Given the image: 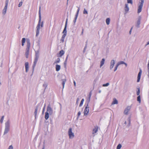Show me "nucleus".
<instances>
[{"label": "nucleus", "mask_w": 149, "mask_h": 149, "mask_svg": "<svg viewBox=\"0 0 149 149\" xmlns=\"http://www.w3.org/2000/svg\"><path fill=\"white\" fill-rule=\"evenodd\" d=\"M39 51L38 50L35 51V57L34 59V61L33 63V70H34V68H35L36 64L37 63L38 60V59L39 56Z\"/></svg>", "instance_id": "obj_1"}, {"label": "nucleus", "mask_w": 149, "mask_h": 149, "mask_svg": "<svg viewBox=\"0 0 149 149\" xmlns=\"http://www.w3.org/2000/svg\"><path fill=\"white\" fill-rule=\"evenodd\" d=\"M10 123L9 120L7 121L5 124V128L4 132L5 135L10 130Z\"/></svg>", "instance_id": "obj_2"}, {"label": "nucleus", "mask_w": 149, "mask_h": 149, "mask_svg": "<svg viewBox=\"0 0 149 149\" xmlns=\"http://www.w3.org/2000/svg\"><path fill=\"white\" fill-rule=\"evenodd\" d=\"M144 2V0H140V1L138 5V7L137 10V13H139L141 11Z\"/></svg>", "instance_id": "obj_3"}, {"label": "nucleus", "mask_w": 149, "mask_h": 149, "mask_svg": "<svg viewBox=\"0 0 149 149\" xmlns=\"http://www.w3.org/2000/svg\"><path fill=\"white\" fill-rule=\"evenodd\" d=\"M68 134L69 138L72 139L74 137V133L72 132V129L71 128H70L68 131Z\"/></svg>", "instance_id": "obj_4"}, {"label": "nucleus", "mask_w": 149, "mask_h": 149, "mask_svg": "<svg viewBox=\"0 0 149 149\" xmlns=\"http://www.w3.org/2000/svg\"><path fill=\"white\" fill-rule=\"evenodd\" d=\"M46 112L49 113L50 115H52L53 113V109L51 107L50 104H49L47 106Z\"/></svg>", "instance_id": "obj_5"}, {"label": "nucleus", "mask_w": 149, "mask_h": 149, "mask_svg": "<svg viewBox=\"0 0 149 149\" xmlns=\"http://www.w3.org/2000/svg\"><path fill=\"white\" fill-rule=\"evenodd\" d=\"M141 18V16H139L138 18V20L136 22V26L138 28H139L140 27V24Z\"/></svg>", "instance_id": "obj_6"}, {"label": "nucleus", "mask_w": 149, "mask_h": 149, "mask_svg": "<svg viewBox=\"0 0 149 149\" xmlns=\"http://www.w3.org/2000/svg\"><path fill=\"white\" fill-rule=\"evenodd\" d=\"M88 106V104H86V106L84 110V115L85 116L87 115L89 112V109Z\"/></svg>", "instance_id": "obj_7"}, {"label": "nucleus", "mask_w": 149, "mask_h": 149, "mask_svg": "<svg viewBox=\"0 0 149 149\" xmlns=\"http://www.w3.org/2000/svg\"><path fill=\"white\" fill-rule=\"evenodd\" d=\"M41 38L40 37L38 38L36 41V43L37 44V46L38 47V48L40 49V42Z\"/></svg>", "instance_id": "obj_8"}, {"label": "nucleus", "mask_w": 149, "mask_h": 149, "mask_svg": "<svg viewBox=\"0 0 149 149\" xmlns=\"http://www.w3.org/2000/svg\"><path fill=\"white\" fill-rule=\"evenodd\" d=\"M43 22L42 21L41 22V21H38V22L37 25L36 26V28H39L40 29V26L41 28L43 27Z\"/></svg>", "instance_id": "obj_9"}, {"label": "nucleus", "mask_w": 149, "mask_h": 149, "mask_svg": "<svg viewBox=\"0 0 149 149\" xmlns=\"http://www.w3.org/2000/svg\"><path fill=\"white\" fill-rule=\"evenodd\" d=\"M115 63V62L114 60H111L110 66V70L112 69L113 68Z\"/></svg>", "instance_id": "obj_10"}, {"label": "nucleus", "mask_w": 149, "mask_h": 149, "mask_svg": "<svg viewBox=\"0 0 149 149\" xmlns=\"http://www.w3.org/2000/svg\"><path fill=\"white\" fill-rule=\"evenodd\" d=\"M142 73V70L141 69H140L139 72L137 76V82H139L141 78V77Z\"/></svg>", "instance_id": "obj_11"}, {"label": "nucleus", "mask_w": 149, "mask_h": 149, "mask_svg": "<svg viewBox=\"0 0 149 149\" xmlns=\"http://www.w3.org/2000/svg\"><path fill=\"white\" fill-rule=\"evenodd\" d=\"M125 10V13H127L129 10V8L128 7V5L127 4H125V7L124 8Z\"/></svg>", "instance_id": "obj_12"}, {"label": "nucleus", "mask_w": 149, "mask_h": 149, "mask_svg": "<svg viewBox=\"0 0 149 149\" xmlns=\"http://www.w3.org/2000/svg\"><path fill=\"white\" fill-rule=\"evenodd\" d=\"M131 108L130 107H127L124 110V113L125 114L127 115L129 111H130Z\"/></svg>", "instance_id": "obj_13"}, {"label": "nucleus", "mask_w": 149, "mask_h": 149, "mask_svg": "<svg viewBox=\"0 0 149 149\" xmlns=\"http://www.w3.org/2000/svg\"><path fill=\"white\" fill-rule=\"evenodd\" d=\"M67 21H68V19L67 18L66 19V22H65V28H64V29L63 32V33L64 34H66V33H67L66 27H67Z\"/></svg>", "instance_id": "obj_14"}, {"label": "nucleus", "mask_w": 149, "mask_h": 149, "mask_svg": "<svg viewBox=\"0 0 149 149\" xmlns=\"http://www.w3.org/2000/svg\"><path fill=\"white\" fill-rule=\"evenodd\" d=\"M26 72H27L29 69V64L27 62H26L25 64Z\"/></svg>", "instance_id": "obj_15"}, {"label": "nucleus", "mask_w": 149, "mask_h": 149, "mask_svg": "<svg viewBox=\"0 0 149 149\" xmlns=\"http://www.w3.org/2000/svg\"><path fill=\"white\" fill-rule=\"evenodd\" d=\"M38 106L37 105L35 109V112L34 113V115L35 116V118H36V115L37 113V111L38 109Z\"/></svg>", "instance_id": "obj_16"}, {"label": "nucleus", "mask_w": 149, "mask_h": 149, "mask_svg": "<svg viewBox=\"0 0 149 149\" xmlns=\"http://www.w3.org/2000/svg\"><path fill=\"white\" fill-rule=\"evenodd\" d=\"M98 127L97 126L95 127L93 129V134H94L96 133H97L98 131Z\"/></svg>", "instance_id": "obj_17"}, {"label": "nucleus", "mask_w": 149, "mask_h": 149, "mask_svg": "<svg viewBox=\"0 0 149 149\" xmlns=\"http://www.w3.org/2000/svg\"><path fill=\"white\" fill-rule=\"evenodd\" d=\"M61 81H62V85L63 86V90H62V91H63V89L64 88V87L65 84V82L66 81V79H61Z\"/></svg>", "instance_id": "obj_18"}, {"label": "nucleus", "mask_w": 149, "mask_h": 149, "mask_svg": "<svg viewBox=\"0 0 149 149\" xmlns=\"http://www.w3.org/2000/svg\"><path fill=\"white\" fill-rule=\"evenodd\" d=\"M36 37H38V36L39 34V31H40V29L39 28H36Z\"/></svg>", "instance_id": "obj_19"}, {"label": "nucleus", "mask_w": 149, "mask_h": 149, "mask_svg": "<svg viewBox=\"0 0 149 149\" xmlns=\"http://www.w3.org/2000/svg\"><path fill=\"white\" fill-rule=\"evenodd\" d=\"M41 6L39 7V21H41Z\"/></svg>", "instance_id": "obj_20"}, {"label": "nucleus", "mask_w": 149, "mask_h": 149, "mask_svg": "<svg viewBox=\"0 0 149 149\" xmlns=\"http://www.w3.org/2000/svg\"><path fill=\"white\" fill-rule=\"evenodd\" d=\"M7 8L8 7L5 6L3 10L2 13L4 15L6 13Z\"/></svg>", "instance_id": "obj_21"}, {"label": "nucleus", "mask_w": 149, "mask_h": 149, "mask_svg": "<svg viewBox=\"0 0 149 149\" xmlns=\"http://www.w3.org/2000/svg\"><path fill=\"white\" fill-rule=\"evenodd\" d=\"M30 43L29 41H27V46H26V49H29L30 47Z\"/></svg>", "instance_id": "obj_22"}, {"label": "nucleus", "mask_w": 149, "mask_h": 149, "mask_svg": "<svg viewBox=\"0 0 149 149\" xmlns=\"http://www.w3.org/2000/svg\"><path fill=\"white\" fill-rule=\"evenodd\" d=\"M105 59L102 58L100 62V67L101 68L104 64V63Z\"/></svg>", "instance_id": "obj_23"}, {"label": "nucleus", "mask_w": 149, "mask_h": 149, "mask_svg": "<svg viewBox=\"0 0 149 149\" xmlns=\"http://www.w3.org/2000/svg\"><path fill=\"white\" fill-rule=\"evenodd\" d=\"M49 113H47V112H46L45 113V118L46 120H47L49 118Z\"/></svg>", "instance_id": "obj_24"}, {"label": "nucleus", "mask_w": 149, "mask_h": 149, "mask_svg": "<svg viewBox=\"0 0 149 149\" xmlns=\"http://www.w3.org/2000/svg\"><path fill=\"white\" fill-rule=\"evenodd\" d=\"M61 69V66L58 65H56V70L57 71H59Z\"/></svg>", "instance_id": "obj_25"}, {"label": "nucleus", "mask_w": 149, "mask_h": 149, "mask_svg": "<svg viewBox=\"0 0 149 149\" xmlns=\"http://www.w3.org/2000/svg\"><path fill=\"white\" fill-rule=\"evenodd\" d=\"M64 54V51L63 50H62L60 51L59 53V56H61L63 55Z\"/></svg>", "instance_id": "obj_26"}, {"label": "nucleus", "mask_w": 149, "mask_h": 149, "mask_svg": "<svg viewBox=\"0 0 149 149\" xmlns=\"http://www.w3.org/2000/svg\"><path fill=\"white\" fill-rule=\"evenodd\" d=\"M29 49H26V52L25 54V55L26 56V58H28V55L29 54Z\"/></svg>", "instance_id": "obj_27"}, {"label": "nucleus", "mask_w": 149, "mask_h": 149, "mask_svg": "<svg viewBox=\"0 0 149 149\" xmlns=\"http://www.w3.org/2000/svg\"><path fill=\"white\" fill-rule=\"evenodd\" d=\"M22 46H23L24 45V43L26 41V39L24 38H23L22 39Z\"/></svg>", "instance_id": "obj_28"}, {"label": "nucleus", "mask_w": 149, "mask_h": 149, "mask_svg": "<svg viewBox=\"0 0 149 149\" xmlns=\"http://www.w3.org/2000/svg\"><path fill=\"white\" fill-rule=\"evenodd\" d=\"M118 103V101L116 99H113V100L112 102V104H117Z\"/></svg>", "instance_id": "obj_29"}, {"label": "nucleus", "mask_w": 149, "mask_h": 149, "mask_svg": "<svg viewBox=\"0 0 149 149\" xmlns=\"http://www.w3.org/2000/svg\"><path fill=\"white\" fill-rule=\"evenodd\" d=\"M110 22V19L109 18H107L106 19V23L107 25H109Z\"/></svg>", "instance_id": "obj_30"}, {"label": "nucleus", "mask_w": 149, "mask_h": 149, "mask_svg": "<svg viewBox=\"0 0 149 149\" xmlns=\"http://www.w3.org/2000/svg\"><path fill=\"white\" fill-rule=\"evenodd\" d=\"M60 59L59 58H58L54 63V64L56 63H58L60 62Z\"/></svg>", "instance_id": "obj_31"}, {"label": "nucleus", "mask_w": 149, "mask_h": 149, "mask_svg": "<svg viewBox=\"0 0 149 149\" xmlns=\"http://www.w3.org/2000/svg\"><path fill=\"white\" fill-rule=\"evenodd\" d=\"M47 83L45 82L43 85V86L45 88V89L47 86Z\"/></svg>", "instance_id": "obj_32"}, {"label": "nucleus", "mask_w": 149, "mask_h": 149, "mask_svg": "<svg viewBox=\"0 0 149 149\" xmlns=\"http://www.w3.org/2000/svg\"><path fill=\"white\" fill-rule=\"evenodd\" d=\"M84 101V99H82V100L81 102L79 104V106L80 107H81Z\"/></svg>", "instance_id": "obj_33"}, {"label": "nucleus", "mask_w": 149, "mask_h": 149, "mask_svg": "<svg viewBox=\"0 0 149 149\" xmlns=\"http://www.w3.org/2000/svg\"><path fill=\"white\" fill-rule=\"evenodd\" d=\"M68 55L67 56V57L66 58L65 60V61L64 63V65L65 67H66V64H67V60L68 58Z\"/></svg>", "instance_id": "obj_34"}, {"label": "nucleus", "mask_w": 149, "mask_h": 149, "mask_svg": "<svg viewBox=\"0 0 149 149\" xmlns=\"http://www.w3.org/2000/svg\"><path fill=\"white\" fill-rule=\"evenodd\" d=\"M121 147V145L120 144H119L117 146L116 149H120Z\"/></svg>", "instance_id": "obj_35"}, {"label": "nucleus", "mask_w": 149, "mask_h": 149, "mask_svg": "<svg viewBox=\"0 0 149 149\" xmlns=\"http://www.w3.org/2000/svg\"><path fill=\"white\" fill-rule=\"evenodd\" d=\"M137 100L138 101L139 103L141 102V98H140V95H139V96L137 97Z\"/></svg>", "instance_id": "obj_36"}, {"label": "nucleus", "mask_w": 149, "mask_h": 149, "mask_svg": "<svg viewBox=\"0 0 149 149\" xmlns=\"http://www.w3.org/2000/svg\"><path fill=\"white\" fill-rule=\"evenodd\" d=\"M125 63V62H123V61H121L120 62H118L117 64L119 65H120V64H124Z\"/></svg>", "instance_id": "obj_37"}, {"label": "nucleus", "mask_w": 149, "mask_h": 149, "mask_svg": "<svg viewBox=\"0 0 149 149\" xmlns=\"http://www.w3.org/2000/svg\"><path fill=\"white\" fill-rule=\"evenodd\" d=\"M109 85V83H107L106 84H103L102 85V86L103 87H106L108 86Z\"/></svg>", "instance_id": "obj_38"}, {"label": "nucleus", "mask_w": 149, "mask_h": 149, "mask_svg": "<svg viewBox=\"0 0 149 149\" xmlns=\"http://www.w3.org/2000/svg\"><path fill=\"white\" fill-rule=\"evenodd\" d=\"M118 66H119V65L118 64H117L116 65V66L115 67V68H114V72L116 71L117 70V68H118Z\"/></svg>", "instance_id": "obj_39"}, {"label": "nucleus", "mask_w": 149, "mask_h": 149, "mask_svg": "<svg viewBox=\"0 0 149 149\" xmlns=\"http://www.w3.org/2000/svg\"><path fill=\"white\" fill-rule=\"evenodd\" d=\"M137 89H138V91H137V93H136L137 95H139V94H140V88H137Z\"/></svg>", "instance_id": "obj_40"}, {"label": "nucleus", "mask_w": 149, "mask_h": 149, "mask_svg": "<svg viewBox=\"0 0 149 149\" xmlns=\"http://www.w3.org/2000/svg\"><path fill=\"white\" fill-rule=\"evenodd\" d=\"M77 17H78V16L75 15V17L74 18V20H73V22H74V24H75V23L76 21V20H77Z\"/></svg>", "instance_id": "obj_41"}, {"label": "nucleus", "mask_w": 149, "mask_h": 149, "mask_svg": "<svg viewBox=\"0 0 149 149\" xmlns=\"http://www.w3.org/2000/svg\"><path fill=\"white\" fill-rule=\"evenodd\" d=\"M4 118V116H2L1 118V119L0 120V122L1 123H3V120Z\"/></svg>", "instance_id": "obj_42"}, {"label": "nucleus", "mask_w": 149, "mask_h": 149, "mask_svg": "<svg viewBox=\"0 0 149 149\" xmlns=\"http://www.w3.org/2000/svg\"><path fill=\"white\" fill-rule=\"evenodd\" d=\"M80 9V8L79 7H78V9L77 10V13L75 15L78 16V15L79 14V11Z\"/></svg>", "instance_id": "obj_43"}, {"label": "nucleus", "mask_w": 149, "mask_h": 149, "mask_svg": "<svg viewBox=\"0 0 149 149\" xmlns=\"http://www.w3.org/2000/svg\"><path fill=\"white\" fill-rule=\"evenodd\" d=\"M81 113L80 111L78 112V114H77V119H78V118H79V116H80V115H81Z\"/></svg>", "instance_id": "obj_44"}, {"label": "nucleus", "mask_w": 149, "mask_h": 149, "mask_svg": "<svg viewBox=\"0 0 149 149\" xmlns=\"http://www.w3.org/2000/svg\"><path fill=\"white\" fill-rule=\"evenodd\" d=\"M128 126H129L130 125V117H129L128 118Z\"/></svg>", "instance_id": "obj_45"}, {"label": "nucleus", "mask_w": 149, "mask_h": 149, "mask_svg": "<svg viewBox=\"0 0 149 149\" xmlns=\"http://www.w3.org/2000/svg\"><path fill=\"white\" fill-rule=\"evenodd\" d=\"M127 2L128 3H130L132 4V0H127Z\"/></svg>", "instance_id": "obj_46"}, {"label": "nucleus", "mask_w": 149, "mask_h": 149, "mask_svg": "<svg viewBox=\"0 0 149 149\" xmlns=\"http://www.w3.org/2000/svg\"><path fill=\"white\" fill-rule=\"evenodd\" d=\"M8 2H9L8 1H6L5 3V6H6V7H8Z\"/></svg>", "instance_id": "obj_47"}, {"label": "nucleus", "mask_w": 149, "mask_h": 149, "mask_svg": "<svg viewBox=\"0 0 149 149\" xmlns=\"http://www.w3.org/2000/svg\"><path fill=\"white\" fill-rule=\"evenodd\" d=\"M83 13H84V14H88V13L87 11L85 9H84V11H83Z\"/></svg>", "instance_id": "obj_48"}, {"label": "nucleus", "mask_w": 149, "mask_h": 149, "mask_svg": "<svg viewBox=\"0 0 149 149\" xmlns=\"http://www.w3.org/2000/svg\"><path fill=\"white\" fill-rule=\"evenodd\" d=\"M64 38H61L60 41L61 42H63L64 41Z\"/></svg>", "instance_id": "obj_49"}, {"label": "nucleus", "mask_w": 149, "mask_h": 149, "mask_svg": "<svg viewBox=\"0 0 149 149\" xmlns=\"http://www.w3.org/2000/svg\"><path fill=\"white\" fill-rule=\"evenodd\" d=\"M22 2H20L18 4V6L20 7L22 5Z\"/></svg>", "instance_id": "obj_50"}, {"label": "nucleus", "mask_w": 149, "mask_h": 149, "mask_svg": "<svg viewBox=\"0 0 149 149\" xmlns=\"http://www.w3.org/2000/svg\"><path fill=\"white\" fill-rule=\"evenodd\" d=\"M8 149H13V147L12 145L10 146L8 148Z\"/></svg>", "instance_id": "obj_51"}, {"label": "nucleus", "mask_w": 149, "mask_h": 149, "mask_svg": "<svg viewBox=\"0 0 149 149\" xmlns=\"http://www.w3.org/2000/svg\"><path fill=\"white\" fill-rule=\"evenodd\" d=\"M90 100L89 99H88L87 100V104H88H88H89V103L90 102Z\"/></svg>", "instance_id": "obj_52"}, {"label": "nucleus", "mask_w": 149, "mask_h": 149, "mask_svg": "<svg viewBox=\"0 0 149 149\" xmlns=\"http://www.w3.org/2000/svg\"><path fill=\"white\" fill-rule=\"evenodd\" d=\"M66 34H64L63 35L62 38H65V37L66 36Z\"/></svg>", "instance_id": "obj_53"}, {"label": "nucleus", "mask_w": 149, "mask_h": 149, "mask_svg": "<svg viewBox=\"0 0 149 149\" xmlns=\"http://www.w3.org/2000/svg\"><path fill=\"white\" fill-rule=\"evenodd\" d=\"M86 48V45L84 49V50H83V52H85Z\"/></svg>", "instance_id": "obj_54"}, {"label": "nucleus", "mask_w": 149, "mask_h": 149, "mask_svg": "<svg viewBox=\"0 0 149 149\" xmlns=\"http://www.w3.org/2000/svg\"><path fill=\"white\" fill-rule=\"evenodd\" d=\"M132 27L131 28V29H130V31L129 32V34H130V35L131 34L132 30Z\"/></svg>", "instance_id": "obj_55"}, {"label": "nucleus", "mask_w": 149, "mask_h": 149, "mask_svg": "<svg viewBox=\"0 0 149 149\" xmlns=\"http://www.w3.org/2000/svg\"><path fill=\"white\" fill-rule=\"evenodd\" d=\"M73 83H74V86H76V83L75 81H74Z\"/></svg>", "instance_id": "obj_56"}, {"label": "nucleus", "mask_w": 149, "mask_h": 149, "mask_svg": "<svg viewBox=\"0 0 149 149\" xmlns=\"http://www.w3.org/2000/svg\"><path fill=\"white\" fill-rule=\"evenodd\" d=\"M79 100V98H77V102H76V103H78V102Z\"/></svg>", "instance_id": "obj_57"}, {"label": "nucleus", "mask_w": 149, "mask_h": 149, "mask_svg": "<svg viewBox=\"0 0 149 149\" xmlns=\"http://www.w3.org/2000/svg\"><path fill=\"white\" fill-rule=\"evenodd\" d=\"M91 92H90L89 94V96H90V97H91Z\"/></svg>", "instance_id": "obj_58"}, {"label": "nucleus", "mask_w": 149, "mask_h": 149, "mask_svg": "<svg viewBox=\"0 0 149 149\" xmlns=\"http://www.w3.org/2000/svg\"><path fill=\"white\" fill-rule=\"evenodd\" d=\"M149 45V41H148L147 42V44H146V46H147V45Z\"/></svg>", "instance_id": "obj_59"}, {"label": "nucleus", "mask_w": 149, "mask_h": 149, "mask_svg": "<svg viewBox=\"0 0 149 149\" xmlns=\"http://www.w3.org/2000/svg\"><path fill=\"white\" fill-rule=\"evenodd\" d=\"M83 31H84V29H82V31L81 32V34L82 35L83 34Z\"/></svg>", "instance_id": "obj_60"}, {"label": "nucleus", "mask_w": 149, "mask_h": 149, "mask_svg": "<svg viewBox=\"0 0 149 149\" xmlns=\"http://www.w3.org/2000/svg\"><path fill=\"white\" fill-rule=\"evenodd\" d=\"M45 107H44L43 108V111H42V112H43L45 110Z\"/></svg>", "instance_id": "obj_61"}, {"label": "nucleus", "mask_w": 149, "mask_h": 149, "mask_svg": "<svg viewBox=\"0 0 149 149\" xmlns=\"http://www.w3.org/2000/svg\"><path fill=\"white\" fill-rule=\"evenodd\" d=\"M148 69H149V62H148Z\"/></svg>", "instance_id": "obj_62"}, {"label": "nucleus", "mask_w": 149, "mask_h": 149, "mask_svg": "<svg viewBox=\"0 0 149 149\" xmlns=\"http://www.w3.org/2000/svg\"><path fill=\"white\" fill-rule=\"evenodd\" d=\"M124 64H125V66H126H126H127V63H125Z\"/></svg>", "instance_id": "obj_63"}, {"label": "nucleus", "mask_w": 149, "mask_h": 149, "mask_svg": "<svg viewBox=\"0 0 149 149\" xmlns=\"http://www.w3.org/2000/svg\"><path fill=\"white\" fill-rule=\"evenodd\" d=\"M148 69V78H149V69Z\"/></svg>", "instance_id": "obj_64"}]
</instances>
